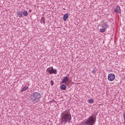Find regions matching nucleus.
<instances>
[{
  "label": "nucleus",
  "mask_w": 125,
  "mask_h": 125,
  "mask_svg": "<svg viewBox=\"0 0 125 125\" xmlns=\"http://www.w3.org/2000/svg\"><path fill=\"white\" fill-rule=\"evenodd\" d=\"M41 22L42 23L43 22L44 24H45V19L43 17H42L41 19Z\"/></svg>",
  "instance_id": "13"
},
{
  "label": "nucleus",
  "mask_w": 125,
  "mask_h": 125,
  "mask_svg": "<svg viewBox=\"0 0 125 125\" xmlns=\"http://www.w3.org/2000/svg\"><path fill=\"white\" fill-rule=\"evenodd\" d=\"M101 26L103 28L105 29H106L109 27L107 22L106 21H105L104 20L103 21H102L101 23Z\"/></svg>",
  "instance_id": "7"
},
{
  "label": "nucleus",
  "mask_w": 125,
  "mask_h": 125,
  "mask_svg": "<svg viewBox=\"0 0 125 125\" xmlns=\"http://www.w3.org/2000/svg\"><path fill=\"white\" fill-rule=\"evenodd\" d=\"M114 11L116 13H119L121 12V10L120 7L119 6H117L116 7L114 10Z\"/></svg>",
  "instance_id": "8"
},
{
  "label": "nucleus",
  "mask_w": 125,
  "mask_h": 125,
  "mask_svg": "<svg viewBox=\"0 0 125 125\" xmlns=\"http://www.w3.org/2000/svg\"><path fill=\"white\" fill-rule=\"evenodd\" d=\"M28 88V87L27 86H25L22 89V90L21 92L24 91L26 90H27Z\"/></svg>",
  "instance_id": "17"
},
{
  "label": "nucleus",
  "mask_w": 125,
  "mask_h": 125,
  "mask_svg": "<svg viewBox=\"0 0 125 125\" xmlns=\"http://www.w3.org/2000/svg\"><path fill=\"white\" fill-rule=\"evenodd\" d=\"M123 116L124 121V122L125 123V113H124L123 114Z\"/></svg>",
  "instance_id": "20"
},
{
  "label": "nucleus",
  "mask_w": 125,
  "mask_h": 125,
  "mask_svg": "<svg viewBox=\"0 0 125 125\" xmlns=\"http://www.w3.org/2000/svg\"><path fill=\"white\" fill-rule=\"evenodd\" d=\"M46 71L48 72L50 74L53 73L54 74H56L57 73V70L54 69L52 67H49L46 70Z\"/></svg>",
  "instance_id": "5"
},
{
  "label": "nucleus",
  "mask_w": 125,
  "mask_h": 125,
  "mask_svg": "<svg viewBox=\"0 0 125 125\" xmlns=\"http://www.w3.org/2000/svg\"><path fill=\"white\" fill-rule=\"evenodd\" d=\"M68 17V14H65L63 16V19L64 21H65L67 19Z\"/></svg>",
  "instance_id": "9"
},
{
  "label": "nucleus",
  "mask_w": 125,
  "mask_h": 125,
  "mask_svg": "<svg viewBox=\"0 0 125 125\" xmlns=\"http://www.w3.org/2000/svg\"><path fill=\"white\" fill-rule=\"evenodd\" d=\"M23 15L25 16H26L28 15V13L26 11H25L23 12Z\"/></svg>",
  "instance_id": "14"
},
{
  "label": "nucleus",
  "mask_w": 125,
  "mask_h": 125,
  "mask_svg": "<svg viewBox=\"0 0 125 125\" xmlns=\"http://www.w3.org/2000/svg\"><path fill=\"white\" fill-rule=\"evenodd\" d=\"M61 88L62 90H65L66 88V87L64 84H62L61 86Z\"/></svg>",
  "instance_id": "10"
},
{
  "label": "nucleus",
  "mask_w": 125,
  "mask_h": 125,
  "mask_svg": "<svg viewBox=\"0 0 125 125\" xmlns=\"http://www.w3.org/2000/svg\"><path fill=\"white\" fill-rule=\"evenodd\" d=\"M83 124V125H89L87 120L86 121L84 122Z\"/></svg>",
  "instance_id": "16"
},
{
  "label": "nucleus",
  "mask_w": 125,
  "mask_h": 125,
  "mask_svg": "<svg viewBox=\"0 0 125 125\" xmlns=\"http://www.w3.org/2000/svg\"><path fill=\"white\" fill-rule=\"evenodd\" d=\"M17 15L20 17H22V13L21 11H19L17 12Z\"/></svg>",
  "instance_id": "11"
},
{
  "label": "nucleus",
  "mask_w": 125,
  "mask_h": 125,
  "mask_svg": "<svg viewBox=\"0 0 125 125\" xmlns=\"http://www.w3.org/2000/svg\"><path fill=\"white\" fill-rule=\"evenodd\" d=\"M106 29H105L104 28H101L100 30V31L101 32H104Z\"/></svg>",
  "instance_id": "12"
},
{
  "label": "nucleus",
  "mask_w": 125,
  "mask_h": 125,
  "mask_svg": "<svg viewBox=\"0 0 125 125\" xmlns=\"http://www.w3.org/2000/svg\"><path fill=\"white\" fill-rule=\"evenodd\" d=\"M92 73L94 74H95L96 73V69H93V71H92Z\"/></svg>",
  "instance_id": "18"
},
{
  "label": "nucleus",
  "mask_w": 125,
  "mask_h": 125,
  "mask_svg": "<svg viewBox=\"0 0 125 125\" xmlns=\"http://www.w3.org/2000/svg\"><path fill=\"white\" fill-rule=\"evenodd\" d=\"M30 99L34 104L39 102L41 98V96L40 93L37 92L32 93L30 96Z\"/></svg>",
  "instance_id": "1"
},
{
  "label": "nucleus",
  "mask_w": 125,
  "mask_h": 125,
  "mask_svg": "<svg viewBox=\"0 0 125 125\" xmlns=\"http://www.w3.org/2000/svg\"><path fill=\"white\" fill-rule=\"evenodd\" d=\"M69 76V74H68L66 76L63 77V79L62 82V83L65 84L66 85L69 86V84L70 83L71 80H69L68 76Z\"/></svg>",
  "instance_id": "4"
},
{
  "label": "nucleus",
  "mask_w": 125,
  "mask_h": 125,
  "mask_svg": "<svg viewBox=\"0 0 125 125\" xmlns=\"http://www.w3.org/2000/svg\"><path fill=\"white\" fill-rule=\"evenodd\" d=\"M97 114V113L96 114H93L88 117L87 121L89 125H94L95 123Z\"/></svg>",
  "instance_id": "3"
},
{
  "label": "nucleus",
  "mask_w": 125,
  "mask_h": 125,
  "mask_svg": "<svg viewBox=\"0 0 125 125\" xmlns=\"http://www.w3.org/2000/svg\"><path fill=\"white\" fill-rule=\"evenodd\" d=\"M94 102V101L93 99H90L88 101V103H93Z\"/></svg>",
  "instance_id": "15"
},
{
  "label": "nucleus",
  "mask_w": 125,
  "mask_h": 125,
  "mask_svg": "<svg viewBox=\"0 0 125 125\" xmlns=\"http://www.w3.org/2000/svg\"><path fill=\"white\" fill-rule=\"evenodd\" d=\"M71 119V116L70 114V113H67L64 114H62V116L61 118V122L62 123L64 122L66 123L67 122L70 123V120Z\"/></svg>",
  "instance_id": "2"
},
{
  "label": "nucleus",
  "mask_w": 125,
  "mask_h": 125,
  "mask_svg": "<svg viewBox=\"0 0 125 125\" xmlns=\"http://www.w3.org/2000/svg\"><path fill=\"white\" fill-rule=\"evenodd\" d=\"M115 75L113 74H109L108 75V79L110 81H112L115 78Z\"/></svg>",
  "instance_id": "6"
},
{
  "label": "nucleus",
  "mask_w": 125,
  "mask_h": 125,
  "mask_svg": "<svg viewBox=\"0 0 125 125\" xmlns=\"http://www.w3.org/2000/svg\"><path fill=\"white\" fill-rule=\"evenodd\" d=\"M54 84V83L51 80L50 81V84L51 85H53Z\"/></svg>",
  "instance_id": "19"
}]
</instances>
